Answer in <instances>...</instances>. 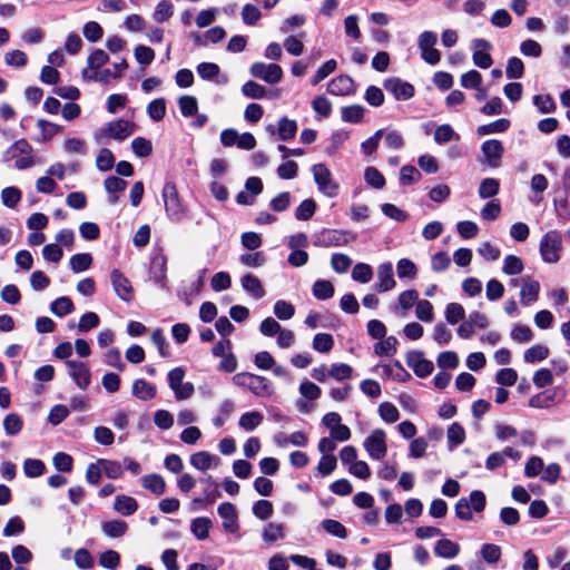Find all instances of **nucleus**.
<instances>
[{
  "mask_svg": "<svg viewBox=\"0 0 570 570\" xmlns=\"http://www.w3.org/2000/svg\"><path fill=\"white\" fill-rule=\"evenodd\" d=\"M342 119L345 122L356 124L363 119L364 108L360 105H352L342 108Z\"/></svg>",
  "mask_w": 570,
  "mask_h": 570,
  "instance_id": "nucleus-58",
  "label": "nucleus"
},
{
  "mask_svg": "<svg viewBox=\"0 0 570 570\" xmlns=\"http://www.w3.org/2000/svg\"><path fill=\"white\" fill-rule=\"evenodd\" d=\"M2 425L8 436H14L22 431L23 420L17 413H9L4 416Z\"/></svg>",
  "mask_w": 570,
  "mask_h": 570,
  "instance_id": "nucleus-34",
  "label": "nucleus"
},
{
  "mask_svg": "<svg viewBox=\"0 0 570 570\" xmlns=\"http://www.w3.org/2000/svg\"><path fill=\"white\" fill-rule=\"evenodd\" d=\"M334 345V340L331 334L318 333L313 338V348L320 353H328Z\"/></svg>",
  "mask_w": 570,
  "mask_h": 570,
  "instance_id": "nucleus-50",
  "label": "nucleus"
},
{
  "mask_svg": "<svg viewBox=\"0 0 570 570\" xmlns=\"http://www.w3.org/2000/svg\"><path fill=\"white\" fill-rule=\"evenodd\" d=\"M264 416L258 411L245 412L240 415L238 426L246 432L254 431L262 424Z\"/></svg>",
  "mask_w": 570,
  "mask_h": 570,
  "instance_id": "nucleus-33",
  "label": "nucleus"
},
{
  "mask_svg": "<svg viewBox=\"0 0 570 570\" xmlns=\"http://www.w3.org/2000/svg\"><path fill=\"white\" fill-rule=\"evenodd\" d=\"M186 372L177 366L168 372L167 381L177 401L188 400L194 395L195 387L191 382H185Z\"/></svg>",
  "mask_w": 570,
  "mask_h": 570,
  "instance_id": "nucleus-6",
  "label": "nucleus"
},
{
  "mask_svg": "<svg viewBox=\"0 0 570 570\" xmlns=\"http://www.w3.org/2000/svg\"><path fill=\"white\" fill-rule=\"evenodd\" d=\"M355 238L356 236L347 230L323 229L317 237V244L324 247L346 246Z\"/></svg>",
  "mask_w": 570,
  "mask_h": 570,
  "instance_id": "nucleus-11",
  "label": "nucleus"
},
{
  "mask_svg": "<svg viewBox=\"0 0 570 570\" xmlns=\"http://www.w3.org/2000/svg\"><path fill=\"white\" fill-rule=\"evenodd\" d=\"M68 373L81 390H86L90 385V370L82 363L77 361H67Z\"/></svg>",
  "mask_w": 570,
  "mask_h": 570,
  "instance_id": "nucleus-16",
  "label": "nucleus"
},
{
  "mask_svg": "<svg viewBox=\"0 0 570 570\" xmlns=\"http://www.w3.org/2000/svg\"><path fill=\"white\" fill-rule=\"evenodd\" d=\"M92 264V256L88 253H80L71 256L69 265L73 273L78 274L88 271Z\"/></svg>",
  "mask_w": 570,
  "mask_h": 570,
  "instance_id": "nucleus-42",
  "label": "nucleus"
},
{
  "mask_svg": "<svg viewBox=\"0 0 570 570\" xmlns=\"http://www.w3.org/2000/svg\"><path fill=\"white\" fill-rule=\"evenodd\" d=\"M562 237L556 232L546 233L540 240V255L546 263L554 264L560 259Z\"/></svg>",
  "mask_w": 570,
  "mask_h": 570,
  "instance_id": "nucleus-7",
  "label": "nucleus"
},
{
  "mask_svg": "<svg viewBox=\"0 0 570 570\" xmlns=\"http://www.w3.org/2000/svg\"><path fill=\"white\" fill-rule=\"evenodd\" d=\"M6 161H13L17 169L23 170L36 165L32 146L26 139L14 141L3 154Z\"/></svg>",
  "mask_w": 570,
  "mask_h": 570,
  "instance_id": "nucleus-1",
  "label": "nucleus"
},
{
  "mask_svg": "<svg viewBox=\"0 0 570 570\" xmlns=\"http://www.w3.org/2000/svg\"><path fill=\"white\" fill-rule=\"evenodd\" d=\"M219 71L218 65L214 62H202L197 66V73L204 80H215Z\"/></svg>",
  "mask_w": 570,
  "mask_h": 570,
  "instance_id": "nucleus-64",
  "label": "nucleus"
},
{
  "mask_svg": "<svg viewBox=\"0 0 570 570\" xmlns=\"http://www.w3.org/2000/svg\"><path fill=\"white\" fill-rule=\"evenodd\" d=\"M299 394L302 399L314 402L321 396V389L315 383L309 381H304L299 385Z\"/></svg>",
  "mask_w": 570,
  "mask_h": 570,
  "instance_id": "nucleus-60",
  "label": "nucleus"
},
{
  "mask_svg": "<svg viewBox=\"0 0 570 570\" xmlns=\"http://www.w3.org/2000/svg\"><path fill=\"white\" fill-rule=\"evenodd\" d=\"M210 528L212 521L205 517L196 518L190 523V531L198 540L207 539Z\"/></svg>",
  "mask_w": 570,
  "mask_h": 570,
  "instance_id": "nucleus-36",
  "label": "nucleus"
},
{
  "mask_svg": "<svg viewBox=\"0 0 570 570\" xmlns=\"http://www.w3.org/2000/svg\"><path fill=\"white\" fill-rule=\"evenodd\" d=\"M73 309H75V305H73L72 301L67 296H61V297L55 299L50 304V311L57 317H63V316L72 313Z\"/></svg>",
  "mask_w": 570,
  "mask_h": 570,
  "instance_id": "nucleus-37",
  "label": "nucleus"
},
{
  "mask_svg": "<svg viewBox=\"0 0 570 570\" xmlns=\"http://www.w3.org/2000/svg\"><path fill=\"white\" fill-rule=\"evenodd\" d=\"M373 277V269L368 264L357 263L352 269V278L355 282L366 284Z\"/></svg>",
  "mask_w": 570,
  "mask_h": 570,
  "instance_id": "nucleus-48",
  "label": "nucleus"
},
{
  "mask_svg": "<svg viewBox=\"0 0 570 570\" xmlns=\"http://www.w3.org/2000/svg\"><path fill=\"white\" fill-rule=\"evenodd\" d=\"M233 383L240 387L248 389L253 394L259 397H269L274 393L273 383L261 375L252 373H237L232 379Z\"/></svg>",
  "mask_w": 570,
  "mask_h": 570,
  "instance_id": "nucleus-2",
  "label": "nucleus"
},
{
  "mask_svg": "<svg viewBox=\"0 0 570 570\" xmlns=\"http://www.w3.org/2000/svg\"><path fill=\"white\" fill-rule=\"evenodd\" d=\"M266 131L271 135L277 134V137L281 140H291L295 137L297 132V122L294 119L283 117L279 119L277 128H275L274 125H268L266 127Z\"/></svg>",
  "mask_w": 570,
  "mask_h": 570,
  "instance_id": "nucleus-20",
  "label": "nucleus"
},
{
  "mask_svg": "<svg viewBox=\"0 0 570 570\" xmlns=\"http://www.w3.org/2000/svg\"><path fill=\"white\" fill-rule=\"evenodd\" d=\"M108 61L109 56L105 50H94L87 59V67L82 70V77L86 79L91 75V72L101 69Z\"/></svg>",
  "mask_w": 570,
  "mask_h": 570,
  "instance_id": "nucleus-25",
  "label": "nucleus"
},
{
  "mask_svg": "<svg viewBox=\"0 0 570 570\" xmlns=\"http://www.w3.org/2000/svg\"><path fill=\"white\" fill-rule=\"evenodd\" d=\"M153 279L161 287L166 285V261L164 257H156L151 267Z\"/></svg>",
  "mask_w": 570,
  "mask_h": 570,
  "instance_id": "nucleus-51",
  "label": "nucleus"
},
{
  "mask_svg": "<svg viewBox=\"0 0 570 570\" xmlns=\"http://www.w3.org/2000/svg\"><path fill=\"white\" fill-rule=\"evenodd\" d=\"M46 465L41 460L27 459L23 462V472L28 478H38L45 473Z\"/></svg>",
  "mask_w": 570,
  "mask_h": 570,
  "instance_id": "nucleus-54",
  "label": "nucleus"
},
{
  "mask_svg": "<svg viewBox=\"0 0 570 570\" xmlns=\"http://www.w3.org/2000/svg\"><path fill=\"white\" fill-rule=\"evenodd\" d=\"M110 278L116 295L125 302L131 301L134 291L129 279L118 269L111 272Z\"/></svg>",
  "mask_w": 570,
  "mask_h": 570,
  "instance_id": "nucleus-18",
  "label": "nucleus"
},
{
  "mask_svg": "<svg viewBox=\"0 0 570 570\" xmlns=\"http://www.w3.org/2000/svg\"><path fill=\"white\" fill-rule=\"evenodd\" d=\"M312 292L317 299H327L334 295V286L330 281L318 279L313 284Z\"/></svg>",
  "mask_w": 570,
  "mask_h": 570,
  "instance_id": "nucleus-44",
  "label": "nucleus"
},
{
  "mask_svg": "<svg viewBox=\"0 0 570 570\" xmlns=\"http://www.w3.org/2000/svg\"><path fill=\"white\" fill-rule=\"evenodd\" d=\"M249 72L253 77L264 80L267 83H278L283 78V70L276 63L254 62Z\"/></svg>",
  "mask_w": 570,
  "mask_h": 570,
  "instance_id": "nucleus-12",
  "label": "nucleus"
},
{
  "mask_svg": "<svg viewBox=\"0 0 570 570\" xmlns=\"http://www.w3.org/2000/svg\"><path fill=\"white\" fill-rule=\"evenodd\" d=\"M549 356V347L543 344H535L529 347L524 354L523 358L527 363H537L546 360Z\"/></svg>",
  "mask_w": 570,
  "mask_h": 570,
  "instance_id": "nucleus-41",
  "label": "nucleus"
},
{
  "mask_svg": "<svg viewBox=\"0 0 570 570\" xmlns=\"http://www.w3.org/2000/svg\"><path fill=\"white\" fill-rule=\"evenodd\" d=\"M446 438L449 448L452 450L464 442L465 431L461 424L454 422L449 426Z\"/></svg>",
  "mask_w": 570,
  "mask_h": 570,
  "instance_id": "nucleus-40",
  "label": "nucleus"
},
{
  "mask_svg": "<svg viewBox=\"0 0 570 570\" xmlns=\"http://www.w3.org/2000/svg\"><path fill=\"white\" fill-rule=\"evenodd\" d=\"M483 155L482 163L492 168H498L501 165V158L504 154V147L498 139L485 140L481 146Z\"/></svg>",
  "mask_w": 570,
  "mask_h": 570,
  "instance_id": "nucleus-13",
  "label": "nucleus"
},
{
  "mask_svg": "<svg viewBox=\"0 0 570 570\" xmlns=\"http://www.w3.org/2000/svg\"><path fill=\"white\" fill-rule=\"evenodd\" d=\"M141 485L156 495H161L166 491V482L164 478L157 473L144 475L141 478Z\"/></svg>",
  "mask_w": 570,
  "mask_h": 570,
  "instance_id": "nucleus-30",
  "label": "nucleus"
},
{
  "mask_svg": "<svg viewBox=\"0 0 570 570\" xmlns=\"http://www.w3.org/2000/svg\"><path fill=\"white\" fill-rule=\"evenodd\" d=\"M509 127H510V121L505 118H501L491 124L480 126L478 128V134L484 136V135L504 132Z\"/></svg>",
  "mask_w": 570,
  "mask_h": 570,
  "instance_id": "nucleus-49",
  "label": "nucleus"
},
{
  "mask_svg": "<svg viewBox=\"0 0 570 570\" xmlns=\"http://www.w3.org/2000/svg\"><path fill=\"white\" fill-rule=\"evenodd\" d=\"M492 46L491 43L482 38H476L472 40V60L475 66L482 69H488L492 66L493 60L489 53Z\"/></svg>",
  "mask_w": 570,
  "mask_h": 570,
  "instance_id": "nucleus-14",
  "label": "nucleus"
},
{
  "mask_svg": "<svg viewBox=\"0 0 570 570\" xmlns=\"http://www.w3.org/2000/svg\"><path fill=\"white\" fill-rule=\"evenodd\" d=\"M138 509L136 499L129 495L120 494L115 498L114 510L125 517L134 514Z\"/></svg>",
  "mask_w": 570,
  "mask_h": 570,
  "instance_id": "nucleus-28",
  "label": "nucleus"
},
{
  "mask_svg": "<svg viewBox=\"0 0 570 570\" xmlns=\"http://www.w3.org/2000/svg\"><path fill=\"white\" fill-rule=\"evenodd\" d=\"M406 364L419 377L429 376L434 368L433 363L426 360L421 351H410L406 354Z\"/></svg>",
  "mask_w": 570,
  "mask_h": 570,
  "instance_id": "nucleus-15",
  "label": "nucleus"
},
{
  "mask_svg": "<svg viewBox=\"0 0 570 570\" xmlns=\"http://www.w3.org/2000/svg\"><path fill=\"white\" fill-rule=\"evenodd\" d=\"M242 92L244 96L250 99H262L267 95V90L264 86L255 81H247L242 86Z\"/></svg>",
  "mask_w": 570,
  "mask_h": 570,
  "instance_id": "nucleus-45",
  "label": "nucleus"
},
{
  "mask_svg": "<svg viewBox=\"0 0 570 570\" xmlns=\"http://www.w3.org/2000/svg\"><path fill=\"white\" fill-rule=\"evenodd\" d=\"M128 531V524L122 520H109L101 523V532L110 539L124 537Z\"/></svg>",
  "mask_w": 570,
  "mask_h": 570,
  "instance_id": "nucleus-26",
  "label": "nucleus"
},
{
  "mask_svg": "<svg viewBox=\"0 0 570 570\" xmlns=\"http://www.w3.org/2000/svg\"><path fill=\"white\" fill-rule=\"evenodd\" d=\"M177 102H178L180 114L184 117H191V116L196 115L198 111V101H197L196 97H194V96L184 95V96L179 97Z\"/></svg>",
  "mask_w": 570,
  "mask_h": 570,
  "instance_id": "nucleus-43",
  "label": "nucleus"
},
{
  "mask_svg": "<svg viewBox=\"0 0 570 570\" xmlns=\"http://www.w3.org/2000/svg\"><path fill=\"white\" fill-rule=\"evenodd\" d=\"M37 127L41 131V141L50 140L53 136L58 135L61 130V127L57 124L50 122L45 119H39L37 121Z\"/></svg>",
  "mask_w": 570,
  "mask_h": 570,
  "instance_id": "nucleus-59",
  "label": "nucleus"
},
{
  "mask_svg": "<svg viewBox=\"0 0 570 570\" xmlns=\"http://www.w3.org/2000/svg\"><path fill=\"white\" fill-rule=\"evenodd\" d=\"M380 341L374 345V352L380 356H392L397 351L399 341L394 336L379 338Z\"/></svg>",
  "mask_w": 570,
  "mask_h": 570,
  "instance_id": "nucleus-35",
  "label": "nucleus"
},
{
  "mask_svg": "<svg viewBox=\"0 0 570 570\" xmlns=\"http://www.w3.org/2000/svg\"><path fill=\"white\" fill-rule=\"evenodd\" d=\"M500 184L495 178H485L479 187V196L483 199L495 196L499 193Z\"/></svg>",
  "mask_w": 570,
  "mask_h": 570,
  "instance_id": "nucleus-57",
  "label": "nucleus"
},
{
  "mask_svg": "<svg viewBox=\"0 0 570 570\" xmlns=\"http://www.w3.org/2000/svg\"><path fill=\"white\" fill-rule=\"evenodd\" d=\"M384 88L397 100H407L413 97L414 88L411 83L400 78H389L384 81Z\"/></svg>",
  "mask_w": 570,
  "mask_h": 570,
  "instance_id": "nucleus-17",
  "label": "nucleus"
},
{
  "mask_svg": "<svg viewBox=\"0 0 570 570\" xmlns=\"http://www.w3.org/2000/svg\"><path fill=\"white\" fill-rule=\"evenodd\" d=\"M383 371V375L396 382H406L410 380V373L402 366L399 361H392L377 365Z\"/></svg>",
  "mask_w": 570,
  "mask_h": 570,
  "instance_id": "nucleus-24",
  "label": "nucleus"
},
{
  "mask_svg": "<svg viewBox=\"0 0 570 570\" xmlns=\"http://www.w3.org/2000/svg\"><path fill=\"white\" fill-rule=\"evenodd\" d=\"M262 538L266 543H274L285 538V529L282 523L268 522L262 532Z\"/></svg>",
  "mask_w": 570,
  "mask_h": 570,
  "instance_id": "nucleus-32",
  "label": "nucleus"
},
{
  "mask_svg": "<svg viewBox=\"0 0 570 570\" xmlns=\"http://www.w3.org/2000/svg\"><path fill=\"white\" fill-rule=\"evenodd\" d=\"M434 553L443 559H454L460 553V546L449 539H441L434 546Z\"/></svg>",
  "mask_w": 570,
  "mask_h": 570,
  "instance_id": "nucleus-29",
  "label": "nucleus"
},
{
  "mask_svg": "<svg viewBox=\"0 0 570 570\" xmlns=\"http://www.w3.org/2000/svg\"><path fill=\"white\" fill-rule=\"evenodd\" d=\"M115 165V157L112 153L107 149L102 148L99 150L97 158H96V166L101 171H107L111 169Z\"/></svg>",
  "mask_w": 570,
  "mask_h": 570,
  "instance_id": "nucleus-62",
  "label": "nucleus"
},
{
  "mask_svg": "<svg viewBox=\"0 0 570 570\" xmlns=\"http://www.w3.org/2000/svg\"><path fill=\"white\" fill-rule=\"evenodd\" d=\"M318 191L328 198H335L340 194V184L325 164H316L311 168Z\"/></svg>",
  "mask_w": 570,
  "mask_h": 570,
  "instance_id": "nucleus-3",
  "label": "nucleus"
},
{
  "mask_svg": "<svg viewBox=\"0 0 570 570\" xmlns=\"http://www.w3.org/2000/svg\"><path fill=\"white\" fill-rule=\"evenodd\" d=\"M147 115L154 121H160L166 115V100L164 98L154 99L147 106Z\"/></svg>",
  "mask_w": 570,
  "mask_h": 570,
  "instance_id": "nucleus-46",
  "label": "nucleus"
},
{
  "mask_svg": "<svg viewBox=\"0 0 570 570\" xmlns=\"http://www.w3.org/2000/svg\"><path fill=\"white\" fill-rule=\"evenodd\" d=\"M380 417L386 423H395L400 419L397 407L391 402H383L379 406Z\"/></svg>",
  "mask_w": 570,
  "mask_h": 570,
  "instance_id": "nucleus-52",
  "label": "nucleus"
},
{
  "mask_svg": "<svg viewBox=\"0 0 570 570\" xmlns=\"http://www.w3.org/2000/svg\"><path fill=\"white\" fill-rule=\"evenodd\" d=\"M327 91L334 96H346L354 91V81L346 75L332 79L327 85Z\"/></svg>",
  "mask_w": 570,
  "mask_h": 570,
  "instance_id": "nucleus-23",
  "label": "nucleus"
},
{
  "mask_svg": "<svg viewBox=\"0 0 570 570\" xmlns=\"http://www.w3.org/2000/svg\"><path fill=\"white\" fill-rule=\"evenodd\" d=\"M218 514L223 519V528L226 532L235 533L239 525L237 521V512L234 504L229 502L222 503L218 507Z\"/></svg>",
  "mask_w": 570,
  "mask_h": 570,
  "instance_id": "nucleus-22",
  "label": "nucleus"
},
{
  "mask_svg": "<svg viewBox=\"0 0 570 570\" xmlns=\"http://www.w3.org/2000/svg\"><path fill=\"white\" fill-rule=\"evenodd\" d=\"M274 314L282 321H288L294 316L295 307L291 303L279 299L274 304Z\"/></svg>",
  "mask_w": 570,
  "mask_h": 570,
  "instance_id": "nucleus-61",
  "label": "nucleus"
},
{
  "mask_svg": "<svg viewBox=\"0 0 570 570\" xmlns=\"http://www.w3.org/2000/svg\"><path fill=\"white\" fill-rule=\"evenodd\" d=\"M480 554L487 563L493 564L500 560L502 551L497 544L485 543L481 547Z\"/></svg>",
  "mask_w": 570,
  "mask_h": 570,
  "instance_id": "nucleus-53",
  "label": "nucleus"
},
{
  "mask_svg": "<svg viewBox=\"0 0 570 570\" xmlns=\"http://www.w3.org/2000/svg\"><path fill=\"white\" fill-rule=\"evenodd\" d=\"M445 320L449 324H456L459 321L464 320L465 309L459 303H450L446 305L444 311Z\"/></svg>",
  "mask_w": 570,
  "mask_h": 570,
  "instance_id": "nucleus-47",
  "label": "nucleus"
},
{
  "mask_svg": "<svg viewBox=\"0 0 570 570\" xmlns=\"http://www.w3.org/2000/svg\"><path fill=\"white\" fill-rule=\"evenodd\" d=\"M436 42L438 36L432 31H423L417 38L421 57L429 65H436L441 60V53L435 49Z\"/></svg>",
  "mask_w": 570,
  "mask_h": 570,
  "instance_id": "nucleus-10",
  "label": "nucleus"
},
{
  "mask_svg": "<svg viewBox=\"0 0 570 570\" xmlns=\"http://www.w3.org/2000/svg\"><path fill=\"white\" fill-rule=\"evenodd\" d=\"M524 269V264L517 255H507L503 259L502 272L505 275L514 276L520 275Z\"/></svg>",
  "mask_w": 570,
  "mask_h": 570,
  "instance_id": "nucleus-39",
  "label": "nucleus"
},
{
  "mask_svg": "<svg viewBox=\"0 0 570 570\" xmlns=\"http://www.w3.org/2000/svg\"><path fill=\"white\" fill-rule=\"evenodd\" d=\"M396 273L400 278L413 279L416 277L417 268L412 261L402 258L396 264Z\"/></svg>",
  "mask_w": 570,
  "mask_h": 570,
  "instance_id": "nucleus-55",
  "label": "nucleus"
},
{
  "mask_svg": "<svg viewBox=\"0 0 570 570\" xmlns=\"http://www.w3.org/2000/svg\"><path fill=\"white\" fill-rule=\"evenodd\" d=\"M131 393L139 400L148 401L156 396V387L147 381L139 379L134 381Z\"/></svg>",
  "mask_w": 570,
  "mask_h": 570,
  "instance_id": "nucleus-31",
  "label": "nucleus"
},
{
  "mask_svg": "<svg viewBox=\"0 0 570 570\" xmlns=\"http://www.w3.org/2000/svg\"><path fill=\"white\" fill-rule=\"evenodd\" d=\"M22 195L17 187H6L1 191V200L6 207L13 208L20 202Z\"/></svg>",
  "mask_w": 570,
  "mask_h": 570,
  "instance_id": "nucleus-63",
  "label": "nucleus"
},
{
  "mask_svg": "<svg viewBox=\"0 0 570 570\" xmlns=\"http://www.w3.org/2000/svg\"><path fill=\"white\" fill-rule=\"evenodd\" d=\"M240 284L243 289L254 298L259 299L265 296V289L256 276L246 274L240 278Z\"/></svg>",
  "mask_w": 570,
  "mask_h": 570,
  "instance_id": "nucleus-27",
  "label": "nucleus"
},
{
  "mask_svg": "<svg viewBox=\"0 0 570 570\" xmlns=\"http://www.w3.org/2000/svg\"><path fill=\"white\" fill-rule=\"evenodd\" d=\"M189 463L198 471H207L217 468L220 464V459L207 451H198L190 455Z\"/></svg>",
  "mask_w": 570,
  "mask_h": 570,
  "instance_id": "nucleus-21",
  "label": "nucleus"
},
{
  "mask_svg": "<svg viewBox=\"0 0 570 570\" xmlns=\"http://www.w3.org/2000/svg\"><path fill=\"white\" fill-rule=\"evenodd\" d=\"M174 14V4L169 0H161L155 7L153 18L158 23L168 21Z\"/></svg>",
  "mask_w": 570,
  "mask_h": 570,
  "instance_id": "nucleus-38",
  "label": "nucleus"
},
{
  "mask_svg": "<svg viewBox=\"0 0 570 570\" xmlns=\"http://www.w3.org/2000/svg\"><path fill=\"white\" fill-rule=\"evenodd\" d=\"M63 150L69 155H80L83 156L87 154V145L86 141L80 138H68L63 142Z\"/></svg>",
  "mask_w": 570,
  "mask_h": 570,
  "instance_id": "nucleus-56",
  "label": "nucleus"
},
{
  "mask_svg": "<svg viewBox=\"0 0 570 570\" xmlns=\"http://www.w3.org/2000/svg\"><path fill=\"white\" fill-rule=\"evenodd\" d=\"M161 197L167 217L173 222H180L185 215V206L181 204L174 183L164 185Z\"/></svg>",
  "mask_w": 570,
  "mask_h": 570,
  "instance_id": "nucleus-5",
  "label": "nucleus"
},
{
  "mask_svg": "<svg viewBox=\"0 0 570 570\" xmlns=\"http://www.w3.org/2000/svg\"><path fill=\"white\" fill-rule=\"evenodd\" d=\"M363 446L373 460H382L387 453L386 433L382 429L373 430L364 440Z\"/></svg>",
  "mask_w": 570,
  "mask_h": 570,
  "instance_id": "nucleus-9",
  "label": "nucleus"
},
{
  "mask_svg": "<svg viewBox=\"0 0 570 570\" xmlns=\"http://www.w3.org/2000/svg\"><path fill=\"white\" fill-rule=\"evenodd\" d=\"M377 279L375 289L380 293L389 292L396 286L394 279L393 265L390 262L382 263L377 266Z\"/></svg>",
  "mask_w": 570,
  "mask_h": 570,
  "instance_id": "nucleus-19",
  "label": "nucleus"
},
{
  "mask_svg": "<svg viewBox=\"0 0 570 570\" xmlns=\"http://www.w3.org/2000/svg\"><path fill=\"white\" fill-rule=\"evenodd\" d=\"M136 126L132 121L126 119H117L108 122L96 134L98 141L106 139L125 140L134 134Z\"/></svg>",
  "mask_w": 570,
  "mask_h": 570,
  "instance_id": "nucleus-4",
  "label": "nucleus"
},
{
  "mask_svg": "<svg viewBox=\"0 0 570 570\" xmlns=\"http://www.w3.org/2000/svg\"><path fill=\"white\" fill-rule=\"evenodd\" d=\"M511 286H520V302L523 306H531L539 299L540 283L530 276L511 279Z\"/></svg>",
  "mask_w": 570,
  "mask_h": 570,
  "instance_id": "nucleus-8",
  "label": "nucleus"
}]
</instances>
